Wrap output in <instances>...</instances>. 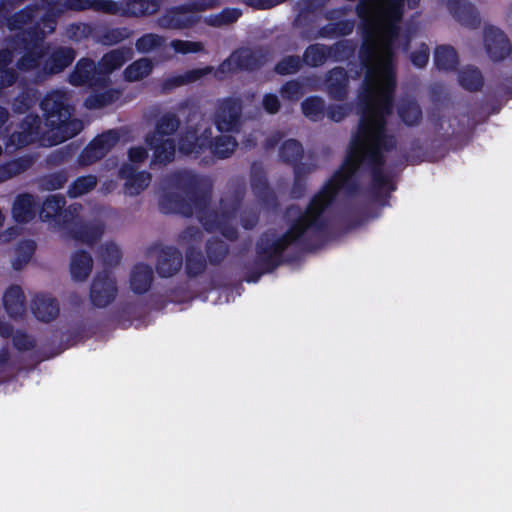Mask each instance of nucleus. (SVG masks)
<instances>
[{
  "label": "nucleus",
  "instance_id": "nucleus-1",
  "mask_svg": "<svg viewBox=\"0 0 512 512\" xmlns=\"http://www.w3.org/2000/svg\"><path fill=\"white\" fill-rule=\"evenodd\" d=\"M402 0H361L357 12L365 30L363 61L366 79L360 100L364 106L358 132L345 163L377 162L392 145L384 131L393 87L391 41L402 16Z\"/></svg>",
  "mask_w": 512,
  "mask_h": 512
},
{
  "label": "nucleus",
  "instance_id": "nucleus-2",
  "mask_svg": "<svg viewBox=\"0 0 512 512\" xmlns=\"http://www.w3.org/2000/svg\"><path fill=\"white\" fill-rule=\"evenodd\" d=\"M178 124L173 118L163 119L147 142L153 150V161L163 163L173 159L176 153L174 140L170 137Z\"/></svg>",
  "mask_w": 512,
  "mask_h": 512
},
{
  "label": "nucleus",
  "instance_id": "nucleus-3",
  "mask_svg": "<svg viewBox=\"0 0 512 512\" xmlns=\"http://www.w3.org/2000/svg\"><path fill=\"white\" fill-rule=\"evenodd\" d=\"M211 129L205 125L187 130L179 140V151L187 155H197L210 146Z\"/></svg>",
  "mask_w": 512,
  "mask_h": 512
},
{
  "label": "nucleus",
  "instance_id": "nucleus-4",
  "mask_svg": "<svg viewBox=\"0 0 512 512\" xmlns=\"http://www.w3.org/2000/svg\"><path fill=\"white\" fill-rule=\"evenodd\" d=\"M116 284L109 276L98 277L94 280L91 297L95 305L103 307L111 303L116 295Z\"/></svg>",
  "mask_w": 512,
  "mask_h": 512
},
{
  "label": "nucleus",
  "instance_id": "nucleus-5",
  "mask_svg": "<svg viewBox=\"0 0 512 512\" xmlns=\"http://www.w3.org/2000/svg\"><path fill=\"white\" fill-rule=\"evenodd\" d=\"M240 114V105L233 100L222 103L216 115V125L219 131H230L234 128Z\"/></svg>",
  "mask_w": 512,
  "mask_h": 512
},
{
  "label": "nucleus",
  "instance_id": "nucleus-6",
  "mask_svg": "<svg viewBox=\"0 0 512 512\" xmlns=\"http://www.w3.org/2000/svg\"><path fill=\"white\" fill-rule=\"evenodd\" d=\"M35 316L44 322L55 319L59 313V307L55 299L47 295H38L32 305Z\"/></svg>",
  "mask_w": 512,
  "mask_h": 512
},
{
  "label": "nucleus",
  "instance_id": "nucleus-7",
  "mask_svg": "<svg viewBox=\"0 0 512 512\" xmlns=\"http://www.w3.org/2000/svg\"><path fill=\"white\" fill-rule=\"evenodd\" d=\"M116 142V134L108 132L95 138L86 148L85 153L89 155L90 160L101 158L115 145Z\"/></svg>",
  "mask_w": 512,
  "mask_h": 512
},
{
  "label": "nucleus",
  "instance_id": "nucleus-8",
  "mask_svg": "<svg viewBox=\"0 0 512 512\" xmlns=\"http://www.w3.org/2000/svg\"><path fill=\"white\" fill-rule=\"evenodd\" d=\"M347 77L342 69L332 70L326 80V90L336 100L346 96Z\"/></svg>",
  "mask_w": 512,
  "mask_h": 512
},
{
  "label": "nucleus",
  "instance_id": "nucleus-9",
  "mask_svg": "<svg viewBox=\"0 0 512 512\" xmlns=\"http://www.w3.org/2000/svg\"><path fill=\"white\" fill-rule=\"evenodd\" d=\"M3 304L11 316L21 315L24 311L23 293L18 286L9 287L3 295Z\"/></svg>",
  "mask_w": 512,
  "mask_h": 512
},
{
  "label": "nucleus",
  "instance_id": "nucleus-10",
  "mask_svg": "<svg viewBox=\"0 0 512 512\" xmlns=\"http://www.w3.org/2000/svg\"><path fill=\"white\" fill-rule=\"evenodd\" d=\"M92 268L91 257L83 252L76 253L71 261L70 272L71 276L76 281L85 280Z\"/></svg>",
  "mask_w": 512,
  "mask_h": 512
},
{
  "label": "nucleus",
  "instance_id": "nucleus-11",
  "mask_svg": "<svg viewBox=\"0 0 512 512\" xmlns=\"http://www.w3.org/2000/svg\"><path fill=\"white\" fill-rule=\"evenodd\" d=\"M35 203L30 195L19 196L13 206V215L18 222H27L34 217Z\"/></svg>",
  "mask_w": 512,
  "mask_h": 512
},
{
  "label": "nucleus",
  "instance_id": "nucleus-12",
  "mask_svg": "<svg viewBox=\"0 0 512 512\" xmlns=\"http://www.w3.org/2000/svg\"><path fill=\"white\" fill-rule=\"evenodd\" d=\"M152 281V271L147 266H137L131 276V287L137 293L146 292Z\"/></svg>",
  "mask_w": 512,
  "mask_h": 512
},
{
  "label": "nucleus",
  "instance_id": "nucleus-13",
  "mask_svg": "<svg viewBox=\"0 0 512 512\" xmlns=\"http://www.w3.org/2000/svg\"><path fill=\"white\" fill-rule=\"evenodd\" d=\"M486 45L488 52L495 60L503 59L510 52L509 43L500 32L495 33L492 38H487Z\"/></svg>",
  "mask_w": 512,
  "mask_h": 512
},
{
  "label": "nucleus",
  "instance_id": "nucleus-14",
  "mask_svg": "<svg viewBox=\"0 0 512 512\" xmlns=\"http://www.w3.org/2000/svg\"><path fill=\"white\" fill-rule=\"evenodd\" d=\"M122 173L126 179V191L131 195L138 194L140 191L145 189L150 183V175L147 173H140L134 176L126 169H124Z\"/></svg>",
  "mask_w": 512,
  "mask_h": 512
},
{
  "label": "nucleus",
  "instance_id": "nucleus-15",
  "mask_svg": "<svg viewBox=\"0 0 512 512\" xmlns=\"http://www.w3.org/2000/svg\"><path fill=\"white\" fill-rule=\"evenodd\" d=\"M182 266V258L177 253L164 254L159 261L158 271L164 277L174 275Z\"/></svg>",
  "mask_w": 512,
  "mask_h": 512
},
{
  "label": "nucleus",
  "instance_id": "nucleus-16",
  "mask_svg": "<svg viewBox=\"0 0 512 512\" xmlns=\"http://www.w3.org/2000/svg\"><path fill=\"white\" fill-rule=\"evenodd\" d=\"M399 115L403 122L408 125H414L421 119L422 112L416 102L408 100L401 103L399 107Z\"/></svg>",
  "mask_w": 512,
  "mask_h": 512
},
{
  "label": "nucleus",
  "instance_id": "nucleus-17",
  "mask_svg": "<svg viewBox=\"0 0 512 512\" xmlns=\"http://www.w3.org/2000/svg\"><path fill=\"white\" fill-rule=\"evenodd\" d=\"M435 63L440 69H452L457 63L455 50L451 47H439L435 52Z\"/></svg>",
  "mask_w": 512,
  "mask_h": 512
},
{
  "label": "nucleus",
  "instance_id": "nucleus-18",
  "mask_svg": "<svg viewBox=\"0 0 512 512\" xmlns=\"http://www.w3.org/2000/svg\"><path fill=\"white\" fill-rule=\"evenodd\" d=\"M151 68L152 66L148 59H140L125 70V76L129 81H137L147 76Z\"/></svg>",
  "mask_w": 512,
  "mask_h": 512
},
{
  "label": "nucleus",
  "instance_id": "nucleus-19",
  "mask_svg": "<svg viewBox=\"0 0 512 512\" xmlns=\"http://www.w3.org/2000/svg\"><path fill=\"white\" fill-rule=\"evenodd\" d=\"M64 205V199L58 195L49 196L43 203L40 217L43 220H49L56 216Z\"/></svg>",
  "mask_w": 512,
  "mask_h": 512
},
{
  "label": "nucleus",
  "instance_id": "nucleus-20",
  "mask_svg": "<svg viewBox=\"0 0 512 512\" xmlns=\"http://www.w3.org/2000/svg\"><path fill=\"white\" fill-rule=\"evenodd\" d=\"M460 83L465 89L477 90L482 85V76L478 70L467 68L461 73Z\"/></svg>",
  "mask_w": 512,
  "mask_h": 512
},
{
  "label": "nucleus",
  "instance_id": "nucleus-21",
  "mask_svg": "<svg viewBox=\"0 0 512 512\" xmlns=\"http://www.w3.org/2000/svg\"><path fill=\"white\" fill-rule=\"evenodd\" d=\"M126 61V57L121 51H112L106 54L101 62V72L108 73L120 67Z\"/></svg>",
  "mask_w": 512,
  "mask_h": 512
},
{
  "label": "nucleus",
  "instance_id": "nucleus-22",
  "mask_svg": "<svg viewBox=\"0 0 512 512\" xmlns=\"http://www.w3.org/2000/svg\"><path fill=\"white\" fill-rule=\"evenodd\" d=\"M197 20V16L189 9L183 8L173 14L169 21V25L174 28H183L191 25Z\"/></svg>",
  "mask_w": 512,
  "mask_h": 512
},
{
  "label": "nucleus",
  "instance_id": "nucleus-23",
  "mask_svg": "<svg viewBox=\"0 0 512 512\" xmlns=\"http://www.w3.org/2000/svg\"><path fill=\"white\" fill-rule=\"evenodd\" d=\"M59 130H63L64 135L62 137H59L55 139L54 143L62 142L75 134L78 133V131L81 129V125L78 121L70 120L68 117V112L65 111L63 113V120H61V125L58 128Z\"/></svg>",
  "mask_w": 512,
  "mask_h": 512
},
{
  "label": "nucleus",
  "instance_id": "nucleus-24",
  "mask_svg": "<svg viewBox=\"0 0 512 512\" xmlns=\"http://www.w3.org/2000/svg\"><path fill=\"white\" fill-rule=\"evenodd\" d=\"M96 71V67L93 62L90 61H82L77 65L75 74L72 79L74 83H88L92 81L90 74Z\"/></svg>",
  "mask_w": 512,
  "mask_h": 512
},
{
  "label": "nucleus",
  "instance_id": "nucleus-25",
  "mask_svg": "<svg viewBox=\"0 0 512 512\" xmlns=\"http://www.w3.org/2000/svg\"><path fill=\"white\" fill-rule=\"evenodd\" d=\"M96 185V179L93 176L82 177L74 182L69 190L72 197H79L86 194Z\"/></svg>",
  "mask_w": 512,
  "mask_h": 512
},
{
  "label": "nucleus",
  "instance_id": "nucleus-26",
  "mask_svg": "<svg viewBox=\"0 0 512 512\" xmlns=\"http://www.w3.org/2000/svg\"><path fill=\"white\" fill-rule=\"evenodd\" d=\"M236 147V142L228 135H224L217 139L214 145L213 152L219 157H228L233 153Z\"/></svg>",
  "mask_w": 512,
  "mask_h": 512
},
{
  "label": "nucleus",
  "instance_id": "nucleus-27",
  "mask_svg": "<svg viewBox=\"0 0 512 512\" xmlns=\"http://www.w3.org/2000/svg\"><path fill=\"white\" fill-rule=\"evenodd\" d=\"M327 57V51L324 47L313 45L305 52V61L311 66H318L322 64Z\"/></svg>",
  "mask_w": 512,
  "mask_h": 512
},
{
  "label": "nucleus",
  "instance_id": "nucleus-28",
  "mask_svg": "<svg viewBox=\"0 0 512 512\" xmlns=\"http://www.w3.org/2000/svg\"><path fill=\"white\" fill-rule=\"evenodd\" d=\"M302 155V147L295 140H287L281 147V157L286 161L297 160Z\"/></svg>",
  "mask_w": 512,
  "mask_h": 512
},
{
  "label": "nucleus",
  "instance_id": "nucleus-29",
  "mask_svg": "<svg viewBox=\"0 0 512 512\" xmlns=\"http://www.w3.org/2000/svg\"><path fill=\"white\" fill-rule=\"evenodd\" d=\"M302 109L307 117L317 119L323 113V102L319 98H310L303 103Z\"/></svg>",
  "mask_w": 512,
  "mask_h": 512
},
{
  "label": "nucleus",
  "instance_id": "nucleus-30",
  "mask_svg": "<svg viewBox=\"0 0 512 512\" xmlns=\"http://www.w3.org/2000/svg\"><path fill=\"white\" fill-rule=\"evenodd\" d=\"M429 60V49L424 43L419 45L411 53V61L417 67H423Z\"/></svg>",
  "mask_w": 512,
  "mask_h": 512
},
{
  "label": "nucleus",
  "instance_id": "nucleus-31",
  "mask_svg": "<svg viewBox=\"0 0 512 512\" xmlns=\"http://www.w3.org/2000/svg\"><path fill=\"white\" fill-rule=\"evenodd\" d=\"M100 255L104 261L111 263L118 259L120 250L116 244L112 242H106L101 246Z\"/></svg>",
  "mask_w": 512,
  "mask_h": 512
},
{
  "label": "nucleus",
  "instance_id": "nucleus-32",
  "mask_svg": "<svg viewBox=\"0 0 512 512\" xmlns=\"http://www.w3.org/2000/svg\"><path fill=\"white\" fill-rule=\"evenodd\" d=\"M160 44V37L153 34H149L143 36L137 41V48L142 52H149L153 50L155 47L159 46Z\"/></svg>",
  "mask_w": 512,
  "mask_h": 512
},
{
  "label": "nucleus",
  "instance_id": "nucleus-33",
  "mask_svg": "<svg viewBox=\"0 0 512 512\" xmlns=\"http://www.w3.org/2000/svg\"><path fill=\"white\" fill-rule=\"evenodd\" d=\"M171 46L174 48L176 52L180 53L197 52L202 49L201 43L182 40H176L171 42Z\"/></svg>",
  "mask_w": 512,
  "mask_h": 512
},
{
  "label": "nucleus",
  "instance_id": "nucleus-34",
  "mask_svg": "<svg viewBox=\"0 0 512 512\" xmlns=\"http://www.w3.org/2000/svg\"><path fill=\"white\" fill-rule=\"evenodd\" d=\"M300 60L296 57L284 58L276 67L277 71L281 74H290L298 70Z\"/></svg>",
  "mask_w": 512,
  "mask_h": 512
},
{
  "label": "nucleus",
  "instance_id": "nucleus-35",
  "mask_svg": "<svg viewBox=\"0 0 512 512\" xmlns=\"http://www.w3.org/2000/svg\"><path fill=\"white\" fill-rule=\"evenodd\" d=\"M103 229L99 225L86 227L79 235L81 241L92 244L102 235Z\"/></svg>",
  "mask_w": 512,
  "mask_h": 512
},
{
  "label": "nucleus",
  "instance_id": "nucleus-36",
  "mask_svg": "<svg viewBox=\"0 0 512 512\" xmlns=\"http://www.w3.org/2000/svg\"><path fill=\"white\" fill-rule=\"evenodd\" d=\"M12 336L13 343L18 350H28L34 345V340L23 332L17 331Z\"/></svg>",
  "mask_w": 512,
  "mask_h": 512
},
{
  "label": "nucleus",
  "instance_id": "nucleus-37",
  "mask_svg": "<svg viewBox=\"0 0 512 512\" xmlns=\"http://www.w3.org/2000/svg\"><path fill=\"white\" fill-rule=\"evenodd\" d=\"M240 16V11L237 10V9H228V10H225L221 13V15H219L215 22L213 24L215 25H221V24H226V23H229V22H233L235 21L236 19H238V17Z\"/></svg>",
  "mask_w": 512,
  "mask_h": 512
},
{
  "label": "nucleus",
  "instance_id": "nucleus-38",
  "mask_svg": "<svg viewBox=\"0 0 512 512\" xmlns=\"http://www.w3.org/2000/svg\"><path fill=\"white\" fill-rule=\"evenodd\" d=\"M301 95V87L296 82H289L282 88V96L287 99H296Z\"/></svg>",
  "mask_w": 512,
  "mask_h": 512
},
{
  "label": "nucleus",
  "instance_id": "nucleus-39",
  "mask_svg": "<svg viewBox=\"0 0 512 512\" xmlns=\"http://www.w3.org/2000/svg\"><path fill=\"white\" fill-rule=\"evenodd\" d=\"M348 109L345 105L331 106L328 109V117L334 121H341L347 115Z\"/></svg>",
  "mask_w": 512,
  "mask_h": 512
},
{
  "label": "nucleus",
  "instance_id": "nucleus-40",
  "mask_svg": "<svg viewBox=\"0 0 512 512\" xmlns=\"http://www.w3.org/2000/svg\"><path fill=\"white\" fill-rule=\"evenodd\" d=\"M61 120H63V113L61 110L51 111L48 115V124L51 126H56L52 128V131H57V133H61V137L64 135L63 130H59V126L61 125Z\"/></svg>",
  "mask_w": 512,
  "mask_h": 512
},
{
  "label": "nucleus",
  "instance_id": "nucleus-41",
  "mask_svg": "<svg viewBox=\"0 0 512 512\" xmlns=\"http://www.w3.org/2000/svg\"><path fill=\"white\" fill-rule=\"evenodd\" d=\"M146 157L147 152L142 147H133L129 151V161L133 164L144 161Z\"/></svg>",
  "mask_w": 512,
  "mask_h": 512
},
{
  "label": "nucleus",
  "instance_id": "nucleus-42",
  "mask_svg": "<svg viewBox=\"0 0 512 512\" xmlns=\"http://www.w3.org/2000/svg\"><path fill=\"white\" fill-rule=\"evenodd\" d=\"M263 106L265 110L269 113L277 112L279 108V101L275 95H266L263 99Z\"/></svg>",
  "mask_w": 512,
  "mask_h": 512
},
{
  "label": "nucleus",
  "instance_id": "nucleus-43",
  "mask_svg": "<svg viewBox=\"0 0 512 512\" xmlns=\"http://www.w3.org/2000/svg\"><path fill=\"white\" fill-rule=\"evenodd\" d=\"M20 171L18 165L16 163H11L8 166V170H4L1 172L0 175V181L6 180L13 176L14 174H17Z\"/></svg>",
  "mask_w": 512,
  "mask_h": 512
},
{
  "label": "nucleus",
  "instance_id": "nucleus-44",
  "mask_svg": "<svg viewBox=\"0 0 512 512\" xmlns=\"http://www.w3.org/2000/svg\"><path fill=\"white\" fill-rule=\"evenodd\" d=\"M375 182L379 183V185L382 184L385 191L392 189L391 184L382 175L375 176Z\"/></svg>",
  "mask_w": 512,
  "mask_h": 512
},
{
  "label": "nucleus",
  "instance_id": "nucleus-45",
  "mask_svg": "<svg viewBox=\"0 0 512 512\" xmlns=\"http://www.w3.org/2000/svg\"><path fill=\"white\" fill-rule=\"evenodd\" d=\"M238 55H232L226 62H224L222 65H221V69L224 71L226 69H230V66L233 64V63H236L237 62V59H238Z\"/></svg>",
  "mask_w": 512,
  "mask_h": 512
},
{
  "label": "nucleus",
  "instance_id": "nucleus-46",
  "mask_svg": "<svg viewBox=\"0 0 512 512\" xmlns=\"http://www.w3.org/2000/svg\"><path fill=\"white\" fill-rule=\"evenodd\" d=\"M86 104L89 106V107H100L102 105L105 104V101L101 100V101H94V98H89L87 101H86Z\"/></svg>",
  "mask_w": 512,
  "mask_h": 512
},
{
  "label": "nucleus",
  "instance_id": "nucleus-47",
  "mask_svg": "<svg viewBox=\"0 0 512 512\" xmlns=\"http://www.w3.org/2000/svg\"><path fill=\"white\" fill-rule=\"evenodd\" d=\"M52 101H53L52 98H46L43 101L42 105H43L44 111L48 112V111L52 110V108H53L52 107Z\"/></svg>",
  "mask_w": 512,
  "mask_h": 512
},
{
  "label": "nucleus",
  "instance_id": "nucleus-48",
  "mask_svg": "<svg viewBox=\"0 0 512 512\" xmlns=\"http://www.w3.org/2000/svg\"><path fill=\"white\" fill-rule=\"evenodd\" d=\"M215 0H209L207 2L201 3L199 6L196 7L197 10H204L206 8H210L214 5Z\"/></svg>",
  "mask_w": 512,
  "mask_h": 512
},
{
  "label": "nucleus",
  "instance_id": "nucleus-49",
  "mask_svg": "<svg viewBox=\"0 0 512 512\" xmlns=\"http://www.w3.org/2000/svg\"><path fill=\"white\" fill-rule=\"evenodd\" d=\"M7 120V113L4 109L0 108V125Z\"/></svg>",
  "mask_w": 512,
  "mask_h": 512
},
{
  "label": "nucleus",
  "instance_id": "nucleus-50",
  "mask_svg": "<svg viewBox=\"0 0 512 512\" xmlns=\"http://www.w3.org/2000/svg\"><path fill=\"white\" fill-rule=\"evenodd\" d=\"M10 328L9 327H0V334L5 337L9 334Z\"/></svg>",
  "mask_w": 512,
  "mask_h": 512
},
{
  "label": "nucleus",
  "instance_id": "nucleus-51",
  "mask_svg": "<svg viewBox=\"0 0 512 512\" xmlns=\"http://www.w3.org/2000/svg\"><path fill=\"white\" fill-rule=\"evenodd\" d=\"M187 267H188L190 273H196L197 272V270H193V268H192V258L188 259Z\"/></svg>",
  "mask_w": 512,
  "mask_h": 512
},
{
  "label": "nucleus",
  "instance_id": "nucleus-52",
  "mask_svg": "<svg viewBox=\"0 0 512 512\" xmlns=\"http://www.w3.org/2000/svg\"><path fill=\"white\" fill-rule=\"evenodd\" d=\"M197 265H198V269L197 270H200L203 267V262L201 260H199Z\"/></svg>",
  "mask_w": 512,
  "mask_h": 512
},
{
  "label": "nucleus",
  "instance_id": "nucleus-53",
  "mask_svg": "<svg viewBox=\"0 0 512 512\" xmlns=\"http://www.w3.org/2000/svg\"><path fill=\"white\" fill-rule=\"evenodd\" d=\"M270 6H272V4H263V5H261L262 8H267V7H270Z\"/></svg>",
  "mask_w": 512,
  "mask_h": 512
}]
</instances>
